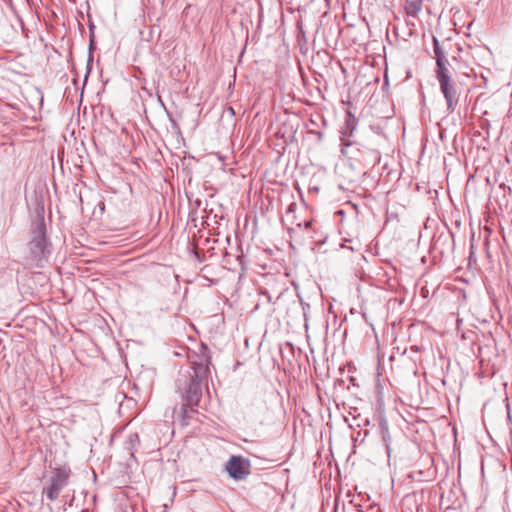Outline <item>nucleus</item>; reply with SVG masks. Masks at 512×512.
<instances>
[{
	"mask_svg": "<svg viewBox=\"0 0 512 512\" xmlns=\"http://www.w3.org/2000/svg\"><path fill=\"white\" fill-rule=\"evenodd\" d=\"M348 118L352 117V113L350 110H347ZM352 135V128L350 127V120H346V128L345 131L341 132L340 141H341V153L342 155L349 158L348 149L351 145L350 136Z\"/></svg>",
	"mask_w": 512,
	"mask_h": 512,
	"instance_id": "nucleus-6",
	"label": "nucleus"
},
{
	"mask_svg": "<svg viewBox=\"0 0 512 512\" xmlns=\"http://www.w3.org/2000/svg\"><path fill=\"white\" fill-rule=\"evenodd\" d=\"M439 85L440 90L446 100L448 112H454L459 102V93L455 83L450 79L447 82L445 81V83Z\"/></svg>",
	"mask_w": 512,
	"mask_h": 512,
	"instance_id": "nucleus-5",
	"label": "nucleus"
},
{
	"mask_svg": "<svg viewBox=\"0 0 512 512\" xmlns=\"http://www.w3.org/2000/svg\"><path fill=\"white\" fill-rule=\"evenodd\" d=\"M349 242H351V240H350V239H348V238H346V237H344V238H343V242L340 244V247H342V248H343V247H347V246H346V243H349Z\"/></svg>",
	"mask_w": 512,
	"mask_h": 512,
	"instance_id": "nucleus-11",
	"label": "nucleus"
},
{
	"mask_svg": "<svg viewBox=\"0 0 512 512\" xmlns=\"http://www.w3.org/2000/svg\"><path fill=\"white\" fill-rule=\"evenodd\" d=\"M422 8L421 0H407L405 5L406 13L409 16L415 17Z\"/></svg>",
	"mask_w": 512,
	"mask_h": 512,
	"instance_id": "nucleus-8",
	"label": "nucleus"
},
{
	"mask_svg": "<svg viewBox=\"0 0 512 512\" xmlns=\"http://www.w3.org/2000/svg\"><path fill=\"white\" fill-rule=\"evenodd\" d=\"M226 470L235 480H243L250 474V462L241 456H231L226 464Z\"/></svg>",
	"mask_w": 512,
	"mask_h": 512,
	"instance_id": "nucleus-4",
	"label": "nucleus"
},
{
	"mask_svg": "<svg viewBox=\"0 0 512 512\" xmlns=\"http://www.w3.org/2000/svg\"><path fill=\"white\" fill-rule=\"evenodd\" d=\"M436 64H437V70H436V77H437V80L439 82V84H442V83H445V81L447 82L448 80H450V73H449V70H448V60H443L442 58L440 59H437L436 61Z\"/></svg>",
	"mask_w": 512,
	"mask_h": 512,
	"instance_id": "nucleus-7",
	"label": "nucleus"
},
{
	"mask_svg": "<svg viewBox=\"0 0 512 512\" xmlns=\"http://www.w3.org/2000/svg\"><path fill=\"white\" fill-rule=\"evenodd\" d=\"M362 316H363V318H364L365 320H367L366 312H364V311H363V312H362Z\"/></svg>",
	"mask_w": 512,
	"mask_h": 512,
	"instance_id": "nucleus-12",
	"label": "nucleus"
},
{
	"mask_svg": "<svg viewBox=\"0 0 512 512\" xmlns=\"http://www.w3.org/2000/svg\"><path fill=\"white\" fill-rule=\"evenodd\" d=\"M353 208H354V210H357V205H356V204H354V205H353Z\"/></svg>",
	"mask_w": 512,
	"mask_h": 512,
	"instance_id": "nucleus-14",
	"label": "nucleus"
},
{
	"mask_svg": "<svg viewBox=\"0 0 512 512\" xmlns=\"http://www.w3.org/2000/svg\"><path fill=\"white\" fill-rule=\"evenodd\" d=\"M139 444V436L137 433H132L128 436L127 445L129 450H133Z\"/></svg>",
	"mask_w": 512,
	"mask_h": 512,
	"instance_id": "nucleus-10",
	"label": "nucleus"
},
{
	"mask_svg": "<svg viewBox=\"0 0 512 512\" xmlns=\"http://www.w3.org/2000/svg\"><path fill=\"white\" fill-rule=\"evenodd\" d=\"M433 45L436 60L440 58H442L443 60H447L445 51L443 47L439 44V41L436 37L433 38Z\"/></svg>",
	"mask_w": 512,
	"mask_h": 512,
	"instance_id": "nucleus-9",
	"label": "nucleus"
},
{
	"mask_svg": "<svg viewBox=\"0 0 512 512\" xmlns=\"http://www.w3.org/2000/svg\"><path fill=\"white\" fill-rule=\"evenodd\" d=\"M194 374L190 378V383L183 396L184 404L183 409L186 412V407L197 406L201 400L204 380L208 377L211 364V357L209 350L205 345L200 348V354L192 361Z\"/></svg>",
	"mask_w": 512,
	"mask_h": 512,
	"instance_id": "nucleus-1",
	"label": "nucleus"
},
{
	"mask_svg": "<svg viewBox=\"0 0 512 512\" xmlns=\"http://www.w3.org/2000/svg\"><path fill=\"white\" fill-rule=\"evenodd\" d=\"M31 240L28 243L26 265L29 268H41L50 255L49 242L46 236V225L43 216H37L31 223Z\"/></svg>",
	"mask_w": 512,
	"mask_h": 512,
	"instance_id": "nucleus-2",
	"label": "nucleus"
},
{
	"mask_svg": "<svg viewBox=\"0 0 512 512\" xmlns=\"http://www.w3.org/2000/svg\"><path fill=\"white\" fill-rule=\"evenodd\" d=\"M70 472L65 468H58L51 476L50 485L43 490L48 500L55 501L62 489L68 484Z\"/></svg>",
	"mask_w": 512,
	"mask_h": 512,
	"instance_id": "nucleus-3",
	"label": "nucleus"
},
{
	"mask_svg": "<svg viewBox=\"0 0 512 512\" xmlns=\"http://www.w3.org/2000/svg\"><path fill=\"white\" fill-rule=\"evenodd\" d=\"M336 213L339 214V215H343V211L342 210H339Z\"/></svg>",
	"mask_w": 512,
	"mask_h": 512,
	"instance_id": "nucleus-13",
	"label": "nucleus"
}]
</instances>
